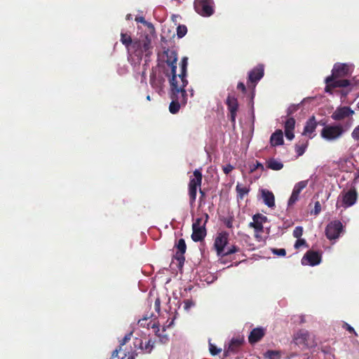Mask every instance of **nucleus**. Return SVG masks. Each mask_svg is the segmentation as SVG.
I'll list each match as a JSON object with an SVG mask.
<instances>
[{
  "mask_svg": "<svg viewBox=\"0 0 359 359\" xmlns=\"http://www.w3.org/2000/svg\"><path fill=\"white\" fill-rule=\"evenodd\" d=\"M351 65L346 63H336L332 70V74L327 76L325 82L326 87L325 90H330L331 88L347 87L351 85L350 81L341 78L347 76L352 72Z\"/></svg>",
  "mask_w": 359,
  "mask_h": 359,
  "instance_id": "nucleus-1",
  "label": "nucleus"
},
{
  "mask_svg": "<svg viewBox=\"0 0 359 359\" xmlns=\"http://www.w3.org/2000/svg\"><path fill=\"white\" fill-rule=\"evenodd\" d=\"M150 47V40L147 37L133 41L130 48H128V50L132 62L135 65L139 64L142 60L144 53L147 56L149 54V50Z\"/></svg>",
  "mask_w": 359,
  "mask_h": 359,
  "instance_id": "nucleus-2",
  "label": "nucleus"
},
{
  "mask_svg": "<svg viewBox=\"0 0 359 359\" xmlns=\"http://www.w3.org/2000/svg\"><path fill=\"white\" fill-rule=\"evenodd\" d=\"M320 124L324 126L320 131V136L327 142H334L341 138L349 127L345 128L340 123L325 125V123H320Z\"/></svg>",
  "mask_w": 359,
  "mask_h": 359,
  "instance_id": "nucleus-3",
  "label": "nucleus"
},
{
  "mask_svg": "<svg viewBox=\"0 0 359 359\" xmlns=\"http://www.w3.org/2000/svg\"><path fill=\"white\" fill-rule=\"evenodd\" d=\"M229 235L226 232L217 234L214 242V248L219 257H224L237 252L239 248L235 245L226 247Z\"/></svg>",
  "mask_w": 359,
  "mask_h": 359,
  "instance_id": "nucleus-4",
  "label": "nucleus"
},
{
  "mask_svg": "<svg viewBox=\"0 0 359 359\" xmlns=\"http://www.w3.org/2000/svg\"><path fill=\"white\" fill-rule=\"evenodd\" d=\"M188 65V58L184 57L182 59L180 63V71L179 74L175 73L172 74V78L170 80V83L172 87L171 90H184L188 83V81L186 79L187 69Z\"/></svg>",
  "mask_w": 359,
  "mask_h": 359,
  "instance_id": "nucleus-5",
  "label": "nucleus"
},
{
  "mask_svg": "<svg viewBox=\"0 0 359 359\" xmlns=\"http://www.w3.org/2000/svg\"><path fill=\"white\" fill-rule=\"evenodd\" d=\"M169 97L171 100L169 111L172 114H175L182 107L186 105L189 95L187 91H170Z\"/></svg>",
  "mask_w": 359,
  "mask_h": 359,
  "instance_id": "nucleus-6",
  "label": "nucleus"
},
{
  "mask_svg": "<svg viewBox=\"0 0 359 359\" xmlns=\"http://www.w3.org/2000/svg\"><path fill=\"white\" fill-rule=\"evenodd\" d=\"M357 197V192L355 189L343 191L338 197L336 206L337 208L343 207L344 208L351 207L356 203Z\"/></svg>",
  "mask_w": 359,
  "mask_h": 359,
  "instance_id": "nucleus-7",
  "label": "nucleus"
},
{
  "mask_svg": "<svg viewBox=\"0 0 359 359\" xmlns=\"http://www.w3.org/2000/svg\"><path fill=\"white\" fill-rule=\"evenodd\" d=\"M194 9L201 16L209 17L214 13L212 0H195Z\"/></svg>",
  "mask_w": 359,
  "mask_h": 359,
  "instance_id": "nucleus-8",
  "label": "nucleus"
},
{
  "mask_svg": "<svg viewBox=\"0 0 359 359\" xmlns=\"http://www.w3.org/2000/svg\"><path fill=\"white\" fill-rule=\"evenodd\" d=\"M202 173L199 170L194 172V177L190 179L189 184V194L191 202L195 201L198 188L201 187Z\"/></svg>",
  "mask_w": 359,
  "mask_h": 359,
  "instance_id": "nucleus-9",
  "label": "nucleus"
},
{
  "mask_svg": "<svg viewBox=\"0 0 359 359\" xmlns=\"http://www.w3.org/2000/svg\"><path fill=\"white\" fill-rule=\"evenodd\" d=\"M266 220V217L261 214H257L252 217V222L249 224V227L254 229L255 236L258 241L262 240V236L259 234L263 232V224Z\"/></svg>",
  "mask_w": 359,
  "mask_h": 359,
  "instance_id": "nucleus-10",
  "label": "nucleus"
},
{
  "mask_svg": "<svg viewBox=\"0 0 359 359\" xmlns=\"http://www.w3.org/2000/svg\"><path fill=\"white\" fill-rule=\"evenodd\" d=\"M343 229V225L339 221L329 223L325 229L326 236L329 240L337 239Z\"/></svg>",
  "mask_w": 359,
  "mask_h": 359,
  "instance_id": "nucleus-11",
  "label": "nucleus"
},
{
  "mask_svg": "<svg viewBox=\"0 0 359 359\" xmlns=\"http://www.w3.org/2000/svg\"><path fill=\"white\" fill-rule=\"evenodd\" d=\"M264 76V66L258 65L252 69L248 74V80L247 82V85L248 88H254L256 86L257 83Z\"/></svg>",
  "mask_w": 359,
  "mask_h": 359,
  "instance_id": "nucleus-12",
  "label": "nucleus"
},
{
  "mask_svg": "<svg viewBox=\"0 0 359 359\" xmlns=\"http://www.w3.org/2000/svg\"><path fill=\"white\" fill-rule=\"evenodd\" d=\"M226 104L230 112V119L231 122L234 124L236 122V117L237 114V110L238 108V103L237 97L233 93L229 94L226 100Z\"/></svg>",
  "mask_w": 359,
  "mask_h": 359,
  "instance_id": "nucleus-13",
  "label": "nucleus"
},
{
  "mask_svg": "<svg viewBox=\"0 0 359 359\" xmlns=\"http://www.w3.org/2000/svg\"><path fill=\"white\" fill-rule=\"evenodd\" d=\"M321 262V255L316 251H308L302 259V265L316 266Z\"/></svg>",
  "mask_w": 359,
  "mask_h": 359,
  "instance_id": "nucleus-14",
  "label": "nucleus"
},
{
  "mask_svg": "<svg viewBox=\"0 0 359 359\" xmlns=\"http://www.w3.org/2000/svg\"><path fill=\"white\" fill-rule=\"evenodd\" d=\"M308 182V180H303L294 184L292 194L287 202L288 206L293 205L299 200V194L304 189L307 187Z\"/></svg>",
  "mask_w": 359,
  "mask_h": 359,
  "instance_id": "nucleus-15",
  "label": "nucleus"
},
{
  "mask_svg": "<svg viewBox=\"0 0 359 359\" xmlns=\"http://www.w3.org/2000/svg\"><path fill=\"white\" fill-rule=\"evenodd\" d=\"M353 114L354 111L349 107H340L336 109L331 117L334 121H341L352 116Z\"/></svg>",
  "mask_w": 359,
  "mask_h": 359,
  "instance_id": "nucleus-16",
  "label": "nucleus"
},
{
  "mask_svg": "<svg viewBox=\"0 0 359 359\" xmlns=\"http://www.w3.org/2000/svg\"><path fill=\"white\" fill-rule=\"evenodd\" d=\"M309 333L308 331L301 330L296 332L293 335V343L299 346H306Z\"/></svg>",
  "mask_w": 359,
  "mask_h": 359,
  "instance_id": "nucleus-17",
  "label": "nucleus"
},
{
  "mask_svg": "<svg viewBox=\"0 0 359 359\" xmlns=\"http://www.w3.org/2000/svg\"><path fill=\"white\" fill-rule=\"evenodd\" d=\"M166 59L165 62L171 68V73H175L177 70L176 62L177 61V54L174 50H167L164 52Z\"/></svg>",
  "mask_w": 359,
  "mask_h": 359,
  "instance_id": "nucleus-18",
  "label": "nucleus"
},
{
  "mask_svg": "<svg viewBox=\"0 0 359 359\" xmlns=\"http://www.w3.org/2000/svg\"><path fill=\"white\" fill-rule=\"evenodd\" d=\"M266 334V329L262 327L254 328L249 337L248 340L250 344H255L260 341Z\"/></svg>",
  "mask_w": 359,
  "mask_h": 359,
  "instance_id": "nucleus-19",
  "label": "nucleus"
},
{
  "mask_svg": "<svg viewBox=\"0 0 359 359\" xmlns=\"http://www.w3.org/2000/svg\"><path fill=\"white\" fill-rule=\"evenodd\" d=\"M192 229L191 238L194 241L198 242L205 238L206 235L205 227H203L202 225L199 226L196 224H192Z\"/></svg>",
  "mask_w": 359,
  "mask_h": 359,
  "instance_id": "nucleus-20",
  "label": "nucleus"
},
{
  "mask_svg": "<svg viewBox=\"0 0 359 359\" xmlns=\"http://www.w3.org/2000/svg\"><path fill=\"white\" fill-rule=\"evenodd\" d=\"M318 123L316 121L314 116L310 118L304 127L303 135L308 136L309 138H312L313 137V133L316 130Z\"/></svg>",
  "mask_w": 359,
  "mask_h": 359,
  "instance_id": "nucleus-21",
  "label": "nucleus"
},
{
  "mask_svg": "<svg viewBox=\"0 0 359 359\" xmlns=\"http://www.w3.org/2000/svg\"><path fill=\"white\" fill-rule=\"evenodd\" d=\"M295 126V120L293 118H288L285 122V135L287 140H292L294 137L293 130Z\"/></svg>",
  "mask_w": 359,
  "mask_h": 359,
  "instance_id": "nucleus-22",
  "label": "nucleus"
},
{
  "mask_svg": "<svg viewBox=\"0 0 359 359\" xmlns=\"http://www.w3.org/2000/svg\"><path fill=\"white\" fill-rule=\"evenodd\" d=\"M261 192L264 204L269 208H273L275 206V197L273 194L266 189H262Z\"/></svg>",
  "mask_w": 359,
  "mask_h": 359,
  "instance_id": "nucleus-23",
  "label": "nucleus"
},
{
  "mask_svg": "<svg viewBox=\"0 0 359 359\" xmlns=\"http://www.w3.org/2000/svg\"><path fill=\"white\" fill-rule=\"evenodd\" d=\"M270 143L273 147L282 145L283 144V134L282 130H277L271 135Z\"/></svg>",
  "mask_w": 359,
  "mask_h": 359,
  "instance_id": "nucleus-24",
  "label": "nucleus"
},
{
  "mask_svg": "<svg viewBox=\"0 0 359 359\" xmlns=\"http://www.w3.org/2000/svg\"><path fill=\"white\" fill-rule=\"evenodd\" d=\"M266 167L273 170H280L283 168V164L279 160L270 158L266 161Z\"/></svg>",
  "mask_w": 359,
  "mask_h": 359,
  "instance_id": "nucleus-25",
  "label": "nucleus"
},
{
  "mask_svg": "<svg viewBox=\"0 0 359 359\" xmlns=\"http://www.w3.org/2000/svg\"><path fill=\"white\" fill-rule=\"evenodd\" d=\"M236 191L238 196L242 199L249 192V188L241 183H238L236 185Z\"/></svg>",
  "mask_w": 359,
  "mask_h": 359,
  "instance_id": "nucleus-26",
  "label": "nucleus"
},
{
  "mask_svg": "<svg viewBox=\"0 0 359 359\" xmlns=\"http://www.w3.org/2000/svg\"><path fill=\"white\" fill-rule=\"evenodd\" d=\"M121 41L123 44L126 46L127 49L128 50V48H130L131 44L133 41H132L131 38L129 35L127 34L121 33Z\"/></svg>",
  "mask_w": 359,
  "mask_h": 359,
  "instance_id": "nucleus-27",
  "label": "nucleus"
},
{
  "mask_svg": "<svg viewBox=\"0 0 359 359\" xmlns=\"http://www.w3.org/2000/svg\"><path fill=\"white\" fill-rule=\"evenodd\" d=\"M264 358L266 359H280V353L276 351H268L264 354Z\"/></svg>",
  "mask_w": 359,
  "mask_h": 359,
  "instance_id": "nucleus-28",
  "label": "nucleus"
},
{
  "mask_svg": "<svg viewBox=\"0 0 359 359\" xmlns=\"http://www.w3.org/2000/svg\"><path fill=\"white\" fill-rule=\"evenodd\" d=\"M208 219V215L205 214L204 217H198L197 218L193 223V224H196V226H201L202 225L203 227L205 226V224L207 222V220Z\"/></svg>",
  "mask_w": 359,
  "mask_h": 359,
  "instance_id": "nucleus-29",
  "label": "nucleus"
},
{
  "mask_svg": "<svg viewBox=\"0 0 359 359\" xmlns=\"http://www.w3.org/2000/svg\"><path fill=\"white\" fill-rule=\"evenodd\" d=\"M242 341V339H232L229 344V349L231 351H234L235 348L240 346Z\"/></svg>",
  "mask_w": 359,
  "mask_h": 359,
  "instance_id": "nucleus-30",
  "label": "nucleus"
},
{
  "mask_svg": "<svg viewBox=\"0 0 359 359\" xmlns=\"http://www.w3.org/2000/svg\"><path fill=\"white\" fill-rule=\"evenodd\" d=\"M187 32V27L184 25H180L177 28V34L179 38H182Z\"/></svg>",
  "mask_w": 359,
  "mask_h": 359,
  "instance_id": "nucleus-31",
  "label": "nucleus"
},
{
  "mask_svg": "<svg viewBox=\"0 0 359 359\" xmlns=\"http://www.w3.org/2000/svg\"><path fill=\"white\" fill-rule=\"evenodd\" d=\"M177 248L178 251L181 254H184L187 248H186V244H185L184 239H180L178 241Z\"/></svg>",
  "mask_w": 359,
  "mask_h": 359,
  "instance_id": "nucleus-32",
  "label": "nucleus"
},
{
  "mask_svg": "<svg viewBox=\"0 0 359 359\" xmlns=\"http://www.w3.org/2000/svg\"><path fill=\"white\" fill-rule=\"evenodd\" d=\"M141 348L144 349L147 353H150L153 348L154 343L151 340H148L145 342L144 346H142V343L141 344Z\"/></svg>",
  "mask_w": 359,
  "mask_h": 359,
  "instance_id": "nucleus-33",
  "label": "nucleus"
},
{
  "mask_svg": "<svg viewBox=\"0 0 359 359\" xmlns=\"http://www.w3.org/2000/svg\"><path fill=\"white\" fill-rule=\"evenodd\" d=\"M209 350H210V353L212 355H216L219 354L222 351L220 348H217L215 345L211 344L210 340H209Z\"/></svg>",
  "mask_w": 359,
  "mask_h": 359,
  "instance_id": "nucleus-34",
  "label": "nucleus"
},
{
  "mask_svg": "<svg viewBox=\"0 0 359 359\" xmlns=\"http://www.w3.org/2000/svg\"><path fill=\"white\" fill-rule=\"evenodd\" d=\"M307 145L306 144H301V145H297L295 147L296 153L299 156L304 154L305 152L306 148Z\"/></svg>",
  "mask_w": 359,
  "mask_h": 359,
  "instance_id": "nucleus-35",
  "label": "nucleus"
},
{
  "mask_svg": "<svg viewBox=\"0 0 359 359\" xmlns=\"http://www.w3.org/2000/svg\"><path fill=\"white\" fill-rule=\"evenodd\" d=\"M195 305V303L191 299H186L184 301V309L186 311H189V309Z\"/></svg>",
  "mask_w": 359,
  "mask_h": 359,
  "instance_id": "nucleus-36",
  "label": "nucleus"
},
{
  "mask_svg": "<svg viewBox=\"0 0 359 359\" xmlns=\"http://www.w3.org/2000/svg\"><path fill=\"white\" fill-rule=\"evenodd\" d=\"M303 234V228L302 226H297L293 231V236L294 238H299Z\"/></svg>",
  "mask_w": 359,
  "mask_h": 359,
  "instance_id": "nucleus-37",
  "label": "nucleus"
},
{
  "mask_svg": "<svg viewBox=\"0 0 359 359\" xmlns=\"http://www.w3.org/2000/svg\"><path fill=\"white\" fill-rule=\"evenodd\" d=\"M306 246V241L303 238H297V241L294 243V248L296 249H299L301 247Z\"/></svg>",
  "mask_w": 359,
  "mask_h": 359,
  "instance_id": "nucleus-38",
  "label": "nucleus"
},
{
  "mask_svg": "<svg viewBox=\"0 0 359 359\" xmlns=\"http://www.w3.org/2000/svg\"><path fill=\"white\" fill-rule=\"evenodd\" d=\"M351 137L356 141L359 140V125L353 129Z\"/></svg>",
  "mask_w": 359,
  "mask_h": 359,
  "instance_id": "nucleus-39",
  "label": "nucleus"
},
{
  "mask_svg": "<svg viewBox=\"0 0 359 359\" xmlns=\"http://www.w3.org/2000/svg\"><path fill=\"white\" fill-rule=\"evenodd\" d=\"M272 252L274 255H276L278 256H285L286 254L285 250L283 248L273 249Z\"/></svg>",
  "mask_w": 359,
  "mask_h": 359,
  "instance_id": "nucleus-40",
  "label": "nucleus"
},
{
  "mask_svg": "<svg viewBox=\"0 0 359 359\" xmlns=\"http://www.w3.org/2000/svg\"><path fill=\"white\" fill-rule=\"evenodd\" d=\"M233 170V166L231 164H227L223 167V171L225 174H229Z\"/></svg>",
  "mask_w": 359,
  "mask_h": 359,
  "instance_id": "nucleus-41",
  "label": "nucleus"
},
{
  "mask_svg": "<svg viewBox=\"0 0 359 359\" xmlns=\"http://www.w3.org/2000/svg\"><path fill=\"white\" fill-rule=\"evenodd\" d=\"M321 210V205L319 201L315 203L314 212L316 215H318Z\"/></svg>",
  "mask_w": 359,
  "mask_h": 359,
  "instance_id": "nucleus-42",
  "label": "nucleus"
},
{
  "mask_svg": "<svg viewBox=\"0 0 359 359\" xmlns=\"http://www.w3.org/2000/svg\"><path fill=\"white\" fill-rule=\"evenodd\" d=\"M344 327H345L348 332H353L355 335H357V333L355 331L354 328L348 323H344Z\"/></svg>",
  "mask_w": 359,
  "mask_h": 359,
  "instance_id": "nucleus-43",
  "label": "nucleus"
},
{
  "mask_svg": "<svg viewBox=\"0 0 359 359\" xmlns=\"http://www.w3.org/2000/svg\"><path fill=\"white\" fill-rule=\"evenodd\" d=\"M259 168H260L262 170H264V167L261 163L257 162L256 164L254 165V166L251 170L253 171V170H255L256 169H259Z\"/></svg>",
  "mask_w": 359,
  "mask_h": 359,
  "instance_id": "nucleus-44",
  "label": "nucleus"
},
{
  "mask_svg": "<svg viewBox=\"0 0 359 359\" xmlns=\"http://www.w3.org/2000/svg\"><path fill=\"white\" fill-rule=\"evenodd\" d=\"M160 305H161L160 299L158 298H157L155 301L154 306H155L156 311L158 312L160 311Z\"/></svg>",
  "mask_w": 359,
  "mask_h": 359,
  "instance_id": "nucleus-45",
  "label": "nucleus"
},
{
  "mask_svg": "<svg viewBox=\"0 0 359 359\" xmlns=\"http://www.w3.org/2000/svg\"><path fill=\"white\" fill-rule=\"evenodd\" d=\"M131 334H126L121 342V345H124L130 339Z\"/></svg>",
  "mask_w": 359,
  "mask_h": 359,
  "instance_id": "nucleus-46",
  "label": "nucleus"
},
{
  "mask_svg": "<svg viewBox=\"0 0 359 359\" xmlns=\"http://www.w3.org/2000/svg\"><path fill=\"white\" fill-rule=\"evenodd\" d=\"M238 90H245V85L243 83L240 82L238 83Z\"/></svg>",
  "mask_w": 359,
  "mask_h": 359,
  "instance_id": "nucleus-47",
  "label": "nucleus"
},
{
  "mask_svg": "<svg viewBox=\"0 0 359 359\" xmlns=\"http://www.w3.org/2000/svg\"><path fill=\"white\" fill-rule=\"evenodd\" d=\"M225 224L228 228H232V220L231 219H227L225 222Z\"/></svg>",
  "mask_w": 359,
  "mask_h": 359,
  "instance_id": "nucleus-48",
  "label": "nucleus"
},
{
  "mask_svg": "<svg viewBox=\"0 0 359 359\" xmlns=\"http://www.w3.org/2000/svg\"><path fill=\"white\" fill-rule=\"evenodd\" d=\"M135 20L137 22H142V23H144L145 22L144 18L143 17H137L135 18Z\"/></svg>",
  "mask_w": 359,
  "mask_h": 359,
  "instance_id": "nucleus-49",
  "label": "nucleus"
},
{
  "mask_svg": "<svg viewBox=\"0 0 359 359\" xmlns=\"http://www.w3.org/2000/svg\"><path fill=\"white\" fill-rule=\"evenodd\" d=\"M118 351L117 349L114 350L113 352H112V358H115L118 355Z\"/></svg>",
  "mask_w": 359,
  "mask_h": 359,
  "instance_id": "nucleus-50",
  "label": "nucleus"
},
{
  "mask_svg": "<svg viewBox=\"0 0 359 359\" xmlns=\"http://www.w3.org/2000/svg\"><path fill=\"white\" fill-rule=\"evenodd\" d=\"M295 109H296V107L292 106L288 108V111H289V113H291L292 111H294Z\"/></svg>",
  "mask_w": 359,
  "mask_h": 359,
  "instance_id": "nucleus-51",
  "label": "nucleus"
},
{
  "mask_svg": "<svg viewBox=\"0 0 359 359\" xmlns=\"http://www.w3.org/2000/svg\"><path fill=\"white\" fill-rule=\"evenodd\" d=\"M126 18H127V20H130V19H131V15H130V14H128V15L126 16Z\"/></svg>",
  "mask_w": 359,
  "mask_h": 359,
  "instance_id": "nucleus-52",
  "label": "nucleus"
},
{
  "mask_svg": "<svg viewBox=\"0 0 359 359\" xmlns=\"http://www.w3.org/2000/svg\"><path fill=\"white\" fill-rule=\"evenodd\" d=\"M128 359H135V357H134V356H133V355H131V356H129V357L128 358Z\"/></svg>",
  "mask_w": 359,
  "mask_h": 359,
  "instance_id": "nucleus-53",
  "label": "nucleus"
},
{
  "mask_svg": "<svg viewBox=\"0 0 359 359\" xmlns=\"http://www.w3.org/2000/svg\"><path fill=\"white\" fill-rule=\"evenodd\" d=\"M147 99L148 100H150V95H147Z\"/></svg>",
  "mask_w": 359,
  "mask_h": 359,
  "instance_id": "nucleus-54",
  "label": "nucleus"
},
{
  "mask_svg": "<svg viewBox=\"0 0 359 359\" xmlns=\"http://www.w3.org/2000/svg\"><path fill=\"white\" fill-rule=\"evenodd\" d=\"M358 109H359V102L358 103Z\"/></svg>",
  "mask_w": 359,
  "mask_h": 359,
  "instance_id": "nucleus-55",
  "label": "nucleus"
}]
</instances>
